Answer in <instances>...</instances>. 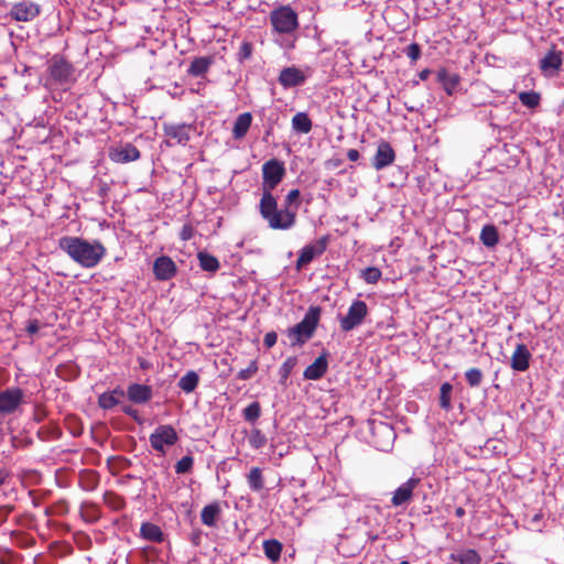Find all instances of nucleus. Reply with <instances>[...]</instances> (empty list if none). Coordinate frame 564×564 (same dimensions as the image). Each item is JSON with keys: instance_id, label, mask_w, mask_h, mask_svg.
<instances>
[{"instance_id": "nucleus-44", "label": "nucleus", "mask_w": 564, "mask_h": 564, "mask_svg": "<svg viewBox=\"0 0 564 564\" xmlns=\"http://www.w3.org/2000/svg\"><path fill=\"white\" fill-rule=\"evenodd\" d=\"M251 55H252V44L248 41L242 42L239 47V52L237 54L238 61L243 62V61L250 58Z\"/></svg>"}, {"instance_id": "nucleus-8", "label": "nucleus", "mask_w": 564, "mask_h": 564, "mask_svg": "<svg viewBox=\"0 0 564 564\" xmlns=\"http://www.w3.org/2000/svg\"><path fill=\"white\" fill-rule=\"evenodd\" d=\"M368 315L366 302L356 300L348 308L347 315L339 318V325L343 332H350L362 324Z\"/></svg>"}, {"instance_id": "nucleus-46", "label": "nucleus", "mask_w": 564, "mask_h": 564, "mask_svg": "<svg viewBox=\"0 0 564 564\" xmlns=\"http://www.w3.org/2000/svg\"><path fill=\"white\" fill-rule=\"evenodd\" d=\"M378 430H379L380 433H382L383 435L387 436L389 442L394 440L395 434H394V431H393V429L391 426L381 423L378 426Z\"/></svg>"}, {"instance_id": "nucleus-21", "label": "nucleus", "mask_w": 564, "mask_h": 564, "mask_svg": "<svg viewBox=\"0 0 564 564\" xmlns=\"http://www.w3.org/2000/svg\"><path fill=\"white\" fill-rule=\"evenodd\" d=\"M563 64V52L556 51L554 47L550 50L540 61V69L543 73L549 70L557 72Z\"/></svg>"}, {"instance_id": "nucleus-40", "label": "nucleus", "mask_w": 564, "mask_h": 564, "mask_svg": "<svg viewBox=\"0 0 564 564\" xmlns=\"http://www.w3.org/2000/svg\"><path fill=\"white\" fill-rule=\"evenodd\" d=\"M248 441L250 446L254 449H260L267 444L265 435L258 429L251 431Z\"/></svg>"}, {"instance_id": "nucleus-29", "label": "nucleus", "mask_w": 564, "mask_h": 564, "mask_svg": "<svg viewBox=\"0 0 564 564\" xmlns=\"http://www.w3.org/2000/svg\"><path fill=\"white\" fill-rule=\"evenodd\" d=\"M313 123L306 112H297L292 118V128L299 133H308L312 130Z\"/></svg>"}, {"instance_id": "nucleus-6", "label": "nucleus", "mask_w": 564, "mask_h": 564, "mask_svg": "<svg viewBox=\"0 0 564 564\" xmlns=\"http://www.w3.org/2000/svg\"><path fill=\"white\" fill-rule=\"evenodd\" d=\"M152 448L161 454H165L166 446H173L178 441L176 430L170 424L159 425L149 437Z\"/></svg>"}, {"instance_id": "nucleus-49", "label": "nucleus", "mask_w": 564, "mask_h": 564, "mask_svg": "<svg viewBox=\"0 0 564 564\" xmlns=\"http://www.w3.org/2000/svg\"><path fill=\"white\" fill-rule=\"evenodd\" d=\"M25 329L29 335L36 334L40 330V322L37 319L29 321Z\"/></svg>"}, {"instance_id": "nucleus-48", "label": "nucleus", "mask_w": 564, "mask_h": 564, "mask_svg": "<svg viewBox=\"0 0 564 564\" xmlns=\"http://www.w3.org/2000/svg\"><path fill=\"white\" fill-rule=\"evenodd\" d=\"M12 511H13L12 506H1L0 507V525H2L7 521L9 514Z\"/></svg>"}, {"instance_id": "nucleus-4", "label": "nucleus", "mask_w": 564, "mask_h": 564, "mask_svg": "<svg viewBox=\"0 0 564 564\" xmlns=\"http://www.w3.org/2000/svg\"><path fill=\"white\" fill-rule=\"evenodd\" d=\"M321 312L319 306H310L303 319L288 329L286 334L292 346H301L313 337L319 322Z\"/></svg>"}, {"instance_id": "nucleus-52", "label": "nucleus", "mask_w": 564, "mask_h": 564, "mask_svg": "<svg viewBox=\"0 0 564 564\" xmlns=\"http://www.w3.org/2000/svg\"><path fill=\"white\" fill-rule=\"evenodd\" d=\"M359 156H360V155H359V152H358V150H356V149H350V150H348V152H347V158H348V160H350L351 162H356V161L359 159Z\"/></svg>"}, {"instance_id": "nucleus-31", "label": "nucleus", "mask_w": 564, "mask_h": 564, "mask_svg": "<svg viewBox=\"0 0 564 564\" xmlns=\"http://www.w3.org/2000/svg\"><path fill=\"white\" fill-rule=\"evenodd\" d=\"M480 241L488 248L495 247L499 242V234L494 225H486L480 231Z\"/></svg>"}, {"instance_id": "nucleus-5", "label": "nucleus", "mask_w": 564, "mask_h": 564, "mask_svg": "<svg viewBox=\"0 0 564 564\" xmlns=\"http://www.w3.org/2000/svg\"><path fill=\"white\" fill-rule=\"evenodd\" d=\"M269 18L273 32L278 34H291L299 28L297 13L290 6L275 8Z\"/></svg>"}, {"instance_id": "nucleus-43", "label": "nucleus", "mask_w": 564, "mask_h": 564, "mask_svg": "<svg viewBox=\"0 0 564 564\" xmlns=\"http://www.w3.org/2000/svg\"><path fill=\"white\" fill-rule=\"evenodd\" d=\"M258 369H259L258 361L256 359L251 360L247 368L241 369L237 373V378L239 380H249L258 372Z\"/></svg>"}, {"instance_id": "nucleus-51", "label": "nucleus", "mask_w": 564, "mask_h": 564, "mask_svg": "<svg viewBox=\"0 0 564 564\" xmlns=\"http://www.w3.org/2000/svg\"><path fill=\"white\" fill-rule=\"evenodd\" d=\"M121 411H122L124 414H127V415H129V416L133 417L134 420H137V417H138V411H137L135 409H133L131 405H124V406H122V408H121Z\"/></svg>"}, {"instance_id": "nucleus-11", "label": "nucleus", "mask_w": 564, "mask_h": 564, "mask_svg": "<svg viewBox=\"0 0 564 564\" xmlns=\"http://www.w3.org/2000/svg\"><path fill=\"white\" fill-rule=\"evenodd\" d=\"M329 237L323 236L319 239H317L314 243H310L304 246L297 257L296 260V269L300 270L303 267L311 263L314 258L322 256L328 246Z\"/></svg>"}, {"instance_id": "nucleus-42", "label": "nucleus", "mask_w": 564, "mask_h": 564, "mask_svg": "<svg viewBox=\"0 0 564 564\" xmlns=\"http://www.w3.org/2000/svg\"><path fill=\"white\" fill-rule=\"evenodd\" d=\"M300 189L297 188H294V189H291L288 195L285 196V199H284V208H289L290 210H297L299 208V198H300Z\"/></svg>"}, {"instance_id": "nucleus-24", "label": "nucleus", "mask_w": 564, "mask_h": 564, "mask_svg": "<svg viewBox=\"0 0 564 564\" xmlns=\"http://www.w3.org/2000/svg\"><path fill=\"white\" fill-rule=\"evenodd\" d=\"M140 535L142 539L155 543H161L164 540V534L161 528L151 522L142 523L140 528Z\"/></svg>"}, {"instance_id": "nucleus-27", "label": "nucleus", "mask_w": 564, "mask_h": 564, "mask_svg": "<svg viewBox=\"0 0 564 564\" xmlns=\"http://www.w3.org/2000/svg\"><path fill=\"white\" fill-rule=\"evenodd\" d=\"M247 482L251 491H261L264 488L262 469L260 467H252L247 475Z\"/></svg>"}, {"instance_id": "nucleus-26", "label": "nucleus", "mask_w": 564, "mask_h": 564, "mask_svg": "<svg viewBox=\"0 0 564 564\" xmlns=\"http://www.w3.org/2000/svg\"><path fill=\"white\" fill-rule=\"evenodd\" d=\"M213 63L212 57H196L192 61L188 74L195 77L205 75Z\"/></svg>"}, {"instance_id": "nucleus-37", "label": "nucleus", "mask_w": 564, "mask_h": 564, "mask_svg": "<svg viewBox=\"0 0 564 564\" xmlns=\"http://www.w3.org/2000/svg\"><path fill=\"white\" fill-rule=\"evenodd\" d=\"M465 379L469 387L477 388L481 384L484 375L479 368H470L465 372Z\"/></svg>"}, {"instance_id": "nucleus-59", "label": "nucleus", "mask_w": 564, "mask_h": 564, "mask_svg": "<svg viewBox=\"0 0 564 564\" xmlns=\"http://www.w3.org/2000/svg\"><path fill=\"white\" fill-rule=\"evenodd\" d=\"M541 519H542V514L541 513H536V514L533 516L532 522H539Z\"/></svg>"}, {"instance_id": "nucleus-34", "label": "nucleus", "mask_w": 564, "mask_h": 564, "mask_svg": "<svg viewBox=\"0 0 564 564\" xmlns=\"http://www.w3.org/2000/svg\"><path fill=\"white\" fill-rule=\"evenodd\" d=\"M242 416L245 421L253 424L261 416V405L258 401L250 403L242 411Z\"/></svg>"}, {"instance_id": "nucleus-25", "label": "nucleus", "mask_w": 564, "mask_h": 564, "mask_svg": "<svg viewBox=\"0 0 564 564\" xmlns=\"http://www.w3.org/2000/svg\"><path fill=\"white\" fill-rule=\"evenodd\" d=\"M197 259L203 271L215 273L220 268L218 259L206 251H199L197 253Z\"/></svg>"}, {"instance_id": "nucleus-39", "label": "nucleus", "mask_w": 564, "mask_h": 564, "mask_svg": "<svg viewBox=\"0 0 564 564\" xmlns=\"http://www.w3.org/2000/svg\"><path fill=\"white\" fill-rule=\"evenodd\" d=\"M368 284L377 283L381 278V271L377 267H368L361 271L360 275Z\"/></svg>"}, {"instance_id": "nucleus-58", "label": "nucleus", "mask_w": 564, "mask_h": 564, "mask_svg": "<svg viewBox=\"0 0 564 564\" xmlns=\"http://www.w3.org/2000/svg\"><path fill=\"white\" fill-rule=\"evenodd\" d=\"M107 191H108V187H107V186H102V187H100V189H99V195H100L101 197L106 196Z\"/></svg>"}, {"instance_id": "nucleus-41", "label": "nucleus", "mask_w": 564, "mask_h": 564, "mask_svg": "<svg viewBox=\"0 0 564 564\" xmlns=\"http://www.w3.org/2000/svg\"><path fill=\"white\" fill-rule=\"evenodd\" d=\"M193 465L194 458L191 455H186L175 464V473L178 475L187 474L193 469Z\"/></svg>"}, {"instance_id": "nucleus-32", "label": "nucleus", "mask_w": 564, "mask_h": 564, "mask_svg": "<svg viewBox=\"0 0 564 564\" xmlns=\"http://www.w3.org/2000/svg\"><path fill=\"white\" fill-rule=\"evenodd\" d=\"M263 551L265 556L272 562L275 563L281 557L282 552V543L278 540H267L263 542Z\"/></svg>"}, {"instance_id": "nucleus-7", "label": "nucleus", "mask_w": 564, "mask_h": 564, "mask_svg": "<svg viewBox=\"0 0 564 564\" xmlns=\"http://www.w3.org/2000/svg\"><path fill=\"white\" fill-rule=\"evenodd\" d=\"M42 12V8L33 0H19L12 3L8 17L15 22H31Z\"/></svg>"}, {"instance_id": "nucleus-9", "label": "nucleus", "mask_w": 564, "mask_h": 564, "mask_svg": "<svg viewBox=\"0 0 564 564\" xmlns=\"http://www.w3.org/2000/svg\"><path fill=\"white\" fill-rule=\"evenodd\" d=\"M24 402V392L21 388H8L0 391V416L15 413Z\"/></svg>"}, {"instance_id": "nucleus-33", "label": "nucleus", "mask_w": 564, "mask_h": 564, "mask_svg": "<svg viewBox=\"0 0 564 564\" xmlns=\"http://www.w3.org/2000/svg\"><path fill=\"white\" fill-rule=\"evenodd\" d=\"M452 391L453 386L449 382L442 383L440 388V406L445 411H449L452 409Z\"/></svg>"}, {"instance_id": "nucleus-23", "label": "nucleus", "mask_w": 564, "mask_h": 564, "mask_svg": "<svg viewBox=\"0 0 564 564\" xmlns=\"http://www.w3.org/2000/svg\"><path fill=\"white\" fill-rule=\"evenodd\" d=\"M252 123V115L250 112L240 113L232 127V138L240 140L246 137Z\"/></svg>"}, {"instance_id": "nucleus-50", "label": "nucleus", "mask_w": 564, "mask_h": 564, "mask_svg": "<svg viewBox=\"0 0 564 564\" xmlns=\"http://www.w3.org/2000/svg\"><path fill=\"white\" fill-rule=\"evenodd\" d=\"M193 236V228L191 226H184L181 231L182 240H189Z\"/></svg>"}, {"instance_id": "nucleus-14", "label": "nucleus", "mask_w": 564, "mask_h": 564, "mask_svg": "<svg viewBox=\"0 0 564 564\" xmlns=\"http://www.w3.org/2000/svg\"><path fill=\"white\" fill-rule=\"evenodd\" d=\"M177 273L175 262L169 256H161L153 262V274L158 281H167Z\"/></svg>"}, {"instance_id": "nucleus-15", "label": "nucleus", "mask_w": 564, "mask_h": 564, "mask_svg": "<svg viewBox=\"0 0 564 564\" xmlns=\"http://www.w3.org/2000/svg\"><path fill=\"white\" fill-rule=\"evenodd\" d=\"M395 160V152L391 144L381 140L377 147L376 154L372 159V166L377 170H383L391 165Z\"/></svg>"}, {"instance_id": "nucleus-18", "label": "nucleus", "mask_w": 564, "mask_h": 564, "mask_svg": "<svg viewBox=\"0 0 564 564\" xmlns=\"http://www.w3.org/2000/svg\"><path fill=\"white\" fill-rule=\"evenodd\" d=\"M152 387L141 383H131L127 388V397L129 401L135 404H144L152 399Z\"/></svg>"}, {"instance_id": "nucleus-36", "label": "nucleus", "mask_w": 564, "mask_h": 564, "mask_svg": "<svg viewBox=\"0 0 564 564\" xmlns=\"http://www.w3.org/2000/svg\"><path fill=\"white\" fill-rule=\"evenodd\" d=\"M297 364V358L294 356L288 357L279 369L280 382L285 383L292 370Z\"/></svg>"}, {"instance_id": "nucleus-19", "label": "nucleus", "mask_w": 564, "mask_h": 564, "mask_svg": "<svg viewBox=\"0 0 564 564\" xmlns=\"http://www.w3.org/2000/svg\"><path fill=\"white\" fill-rule=\"evenodd\" d=\"M328 369L327 354L319 355L315 361L307 366L303 372V377L306 380H319Z\"/></svg>"}, {"instance_id": "nucleus-16", "label": "nucleus", "mask_w": 564, "mask_h": 564, "mask_svg": "<svg viewBox=\"0 0 564 564\" xmlns=\"http://www.w3.org/2000/svg\"><path fill=\"white\" fill-rule=\"evenodd\" d=\"M306 78L307 76L302 69L289 66L280 72L278 80L283 88L288 89L303 85Z\"/></svg>"}, {"instance_id": "nucleus-53", "label": "nucleus", "mask_w": 564, "mask_h": 564, "mask_svg": "<svg viewBox=\"0 0 564 564\" xmlns=\"http://www.w3.org/2000/svg\"><path fill=\"white\" fill-rule=\"evenodd\" d=\"M108 392L113 394V397H117L118 399H120L124 395V391L120 387H117L112 391H108Z\"/></svg>"}, {"instance_id": "nucleus-2", "label": "nucleus", "mask_w": 564, "mask_h": 564, "mask_svg": "<svg viewBox=\"0 0 564 564\" xmlns=\"http://www.w3.org/2000/svg\"><path fill=\"white\" fill-rule=\"evenodd\" d=\"M58 248L74 262L86 269L98 265L107 252L105 246L98 240L89 242L80 237L73 236L61 237Z\"/></svg>"}, {"instance_id": "nucleus-45", "label": "nucleus", "mask_w": 564, "mask_h": 564, "mask_svg": "<svg viewBox=\"0 0 564 564\" xmlns=\"http://www.w3.org/2000/svg\"><path fill=\"white\" fill-rule=\"evenodd\" d=\"M405 55L412 61L416 62L421 57V46L417 43H411L405 48Z\"/></svg>"}, {"instance_id": "nucleus-61", "label": "nucleus", "mask_w": 564, "mask_h": 564, "mask_svg": "<svg viewBox=\"0 0 564 564\" xmlns=\"http://www.w3.org/2000/svg\"><path fill=\"white\" fill-rule=\"evenodd\" d=\"M400 564H410L408 561H402Z\"/></svg>"}, {"instance_id": "nucleus-1", "label": "nucleus", "mask_w": 564, "mask_h": 564, "mask_svg": "<svg viewBox=\"0 0 564 564\" xmlns=\"http://www.w3.org/2000/svg\"><path fill=\"white\" fill-rule=\"evenodd\" d=\"M284 175V164L278 159H271L262 165V195L259 202V213L269 228L274 230L291 229L296 223L295 210L279 209L278 200L272 194Z\"/></svg>"}, {"instance_id": "nucleus-35", "label": "nucleus", "mask_w": 564, "mask_h": 564, "mask_svg": "<svg viewBox=\"0 0 564 564\" xmlns=\"http://www.w3.org/2000/svg\"><path fill=\"white\" fill-rule=\"evenodd\" d=\"M519 100L528 108H536L541 101V95L536 91H522L519 94Z\"/></svg>"}, {"instance_id": "nucleus-60", "label": "nucleus", "mask_w": 564, "mask_h": 564, "mask_svg": "<svg viewBox=\"0 0 564 564\" xmlns=\"http://www.w3.org/2000/svg\"><path fill=\"white\" fill-rule=\"evenodd\" d=\"M199 538H200V534L197 533L193 536L192 541L197 545L198 544V541H199Z\"/></svg>"}, {"instance_id": "nucleus-3", "label": "nucleus", "mask_w": 564, "mask_h": 564, "mask_svg": "<svg viewBox=\"0 0 564 564\" xmlns=\"http://www.w3.org/2000/svg\"><path fill=\"white\" fill-rule=\"evenodd\" d=\"M47 80L56 86L68 88L76 82L74 65L63 55L54 54L47 61Z\"/></svg>"}, {"instance_id": "nucleus-20", "label": "nucleus", "mask_w": 564, "mask_h": 564, "mask_svg": "<svg viewBox=\"0 0 564 564\" xmlns=\"http://www.w3.org/2000/svg\"><path fill=\"white\" fill-rule=\"evenodd\" d=\"M437 82L448 96H452L460 83V76L457 73H451L446 68L437 72Z\"/></svg>"}, {"instance_id": "nucleus-10", "label": "nucleus", "mask_w": 564, "mask_h": 564, "mask_svg": "<svg viewBox=\"0 0 564 564\" xmlns=\"http://www.w3.org/2000/svg\"><path fill=\"white\" fill-rule=\"evenodd\" d=\"M162 128L170 147L174 144L185 145L194 130V127L187 123H163Z\"/></svg>"}, {"instance_id": "nucleus-57", "label": "nucleus", "mask_w": 564, "mask_h": 564, "mask_svg": "<svg viewBox=\"0 0 564 564\" xmlns=\"http://www.w3.org/2000/svg\"><path fill=\"white\" fill-rule=\"evenodd\" d=\"M8 477V473L4 470H0V486L6 481Z\"/></svg>"}, {"instance_id": "nucleus-30", "label": "nucleus", "mask_w": 564, "mask_h": 564, "mask_svg": "<svg viewBox=\"0 0 564 564\" xmlns=\"http://www.w3.org/2000/svg\"><path fill=\"white\" fill-rule=\"evenodd\" d=\"M199 383V376L196 371L191 370L186 372L180 380H178V387L182 391L185 393L193 392Z\"/></svg>"}, {"instance_id": "nucleus-17", "label": "nucleus", "mask_w": 564, "mask_h": 564, "mask_svg": "<svg viewBox=\"0 0 564 564\" xmlns=\"http://www.w3.org/2000/svg\"><path fill=\"white\" fill-rule=\"evenodd\" d=\"M531 352L524 344H518L511 356L510 366L514 371H527L530 367Z\"/></svg>"}, {"instance_id": "nucleus-55", "label": "nucleus", "mask_w": 564, "mask_h": 564, "mask_svg": "<svg viewBox=\"0 0 564 564\" xmlns=\"http://www.w3.org/2000/svg\"><path fill=\"white\" fill-rule=\"evenodd\" d=\"M465 513H466V512H465V509H464L463 507H457V508L455 509V516H456L457 518H463V517L465 516Z\"/></svg>"}, {"instance_id": "nucleus-54", "label": "nucleus", "mask_w": 564, "mask_h": 564, "mask_svg": "<svg viewBox=\"0 0 564 564\" xmlns=\"http://www.w3.org/2000/svg\"><path fill=\"white\" fill-rule=\"evenodd\" d=\"M431 74V70L425 68L419 73V77L421 80H426Z\"/></svg>"}, {"instance_id": "nucleus-47", "label": "nucleus", "mask_w": 564, "mask_h": 564, "mask_svg": "<svg viewBox=\"0 0 564 564\" xmlns=\"http://www.w3.org/2000/svg\"><path fill=\"white\" fill-rule=\"evenodd\" d=\"M278 335L275 332H269L263 338V344L267 348H271L276 344Z\"/></svg>"}, {"instance_id": "nucleus-38", "label": "nucleus", "mask_w": 564, "mask_h": 564, "mask_svg": "<svg viewBox=\"0 0 564 564\" xmlns=\"http://www.w3.org/2000/svg\"><path fill=\"white\" fill-rule=\"evenodd\" d=\"M120 400L109 392H104L98 397V405L104 410H110L118 405Z\"/></svg>"}, {"instance_id": "nucleus-28", "label": "nucleus", "mask_w": 564, "mask_h": 564, "mask_svg": "<svg viewBox=\"0 0 564 564\" xmlns=\"http://www.w3.org/2000/svg\"><path fill=\"white\" fill-rule=\"evenodd\" d=\"M451 560L459 564H480L481 556L474 549L465 550L460 553H452Z\"/></svg>"}, {"instance_id": "nucleus-56", "label": "nucleus", "mask_w": 564, "mask_h": 564, "mask_svg": "<svg viewBox=\"0 0 564 564\" xmlns=\"http://www.w3.org/2000/svg\"><path fill=\"white\" fill-rule=\"evenodd\" d=\"M139 365H140L141 369H149L150 368V364L147 360H144V359H139Z\"/></svg>"}, {"instance_id": "nucleus-13", "label": "nucleus", "mask_w": 564, "mask_h": 564, "mask_svg": "<svg viewBox=\"0 0 564 564\" xmlns=\"http://www.w3.org/2000/svg\"><path fill=\"white\" fill-rule=\"evenodd\" d=\"M421 479L419 477H411L405 482L400 485L392 495L391 505L393 507H400L408 505L413 497L414 489L420 485Z\"/></svg>"}, {"instance_id": "nucleus-22", "label": "nucleus", "mask_w": 564, "mask_h": 564, "mask_svg": "<svg viewBox=\"0 0 564 564\" xmlns=\"http://www.w3.org/2000/svg\"><path fill=\"white\" fill-rule=\"evenodd\" d=\"M221 514V507L218 501L206 505L200 512L202 523L209 528H215L217 525V521L219 520Z\"/></svg>"}, {"instance_id": "nucleus-12", "label": "nucleus", "mask_w": 564, "mask_h": 564, "mask_svg": "<svg viewBox=\"0 0 564 564\" xmlns=\"http://www.w3.org/2000/svg\"><path fill=\"white\" fill-rule=\"evenodd\" d=\"M108 156L115 163L124 164L139 160L140 151L132 143H124L118 147H111Z\"/></svg>"}]
</instances>
